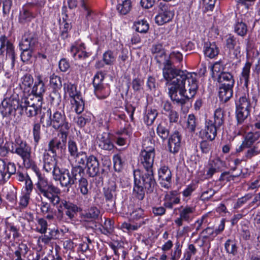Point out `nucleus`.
I'll use <instances>...</instances> for the list:
<instances>
[{"mask_svg":"<svg viewBox=\"0 0 260 260\" xmlns=\"http://www.w3.org/2000/svg\"><path fill=\"white\" fill-rule=\"evenodd\" d=\"M197 74L177 69L172 66L165 69L163 77L169 86V95L172 102L183 106L194 97L198 89Z\"/></svg>","mask_w":260,"mask_h":260,"instance_id":"obj_1","label":"nucleus"},{"mask_svg":"<svg viewBox=\"0 0 260 260\" xmlns=\"http://www.w3.org/2000/svg\"><path fill=\"white\" fill-rule=\"evenodd\" d=\"M134 194L139 200H142L145 197V191L150 193L153 191L156 185L153 171H146L140 174H134Z\"/></svg>","mask_w":260,"mask_h":260,"instance_id":"obj_2","label":"nucleus"},{"mask_svg":"<svg viewBox=\"0 0 260 260\" xmlns=\"http://www.w3.org/2000/svg\"><path fill=\"white\" fill-rule=\"evenodd\" d=\"M40 178V181L36 184L38 194L47 198L53 206L59 205L57 211H63V206L61 205L63 200L58 196L60 193V189L49 182L47 178L41 177Z\"/></svg>","mask_w":260,"mask_h":260,"instance_id":"obj_3","label":"nucleus"},{"mask_svg":"<svg viewBox=\"0 0 260 260\" xmlns=\"http://www.w3.org/2000/svg\"><path fill=\"white\" fill-rule=\"evenodd\" d=\"M10 151L12 153L17 154L22 158L25 168H32L38 177V181H40V177L45 178L42 175L39 168L35 165L34 161L32 159L31 156V148L25 141L20 138L16 139L15 140V147L12 146Z\"/></svg>","mask_w":260,"mask_h":260,"instance_id":"obj_4","label":"nucleus"},{"mask_svg":"<svg viewBox=\"0 0 260 260\" xmlns=\"http://www.w3.org/2000/svg\"><path fill=\"white\" fill-rule=\"evenodd\" d=\"M224 120V111L220 108H217L214 111V119H209L206 121L205 127V138L210 141L214 140L217 135V131L223 124Z\"/></svg>","mask_w":260,"mask_h":260,"instance_id":"obj_5","label":"nucleus"},{"mask_svg":"<svg viewBox=\"0 0 260 260\" xmlns=\"http://www.w3.org/2000/svg\"><path fill=\"white\" fill-rule=\"evenodd\" d=\"M237 124H242L250 114L251 104L248 94H244L235 100Z\"/></svg>","mask_w":260,"mask_h":260,"instance_id":"obj_6","label":"nucleus"},{"mask_svg":"<svg viewBox=\"0 0 260 260\" xmlns=\"http://www.w3.org/2000/svg\"><path fill=\"white\" fill-rule=\"evenodd\" d=\"M47 114L49 119L46 122V126H52L55 130H59L58 133L67 132L69 134L70 126L63 113L55 111L52 115L50 109H48Z\"/></svg>","mask_w":260,"mask_h":260,"instance_id":"obj_7","label":"nucleus"},{"mask_svg":"<svg viewBox=\"0 0 260 260\" xmlns=\"http://www.w3.org/2000/svg\"><path fill=\"white\" fill-rule=\"evenodd\" d=\"M58 137H54L48 143V151L51 152L54 156L57 153H61L66 149L67 137L69 134L67 132L58 133Z\"/></svg>","mask_w":260,"mask_h":260,"instance_id":"obj_8","label":"nucleus"},{"mask_svg":"<svg viewBox=\"0 0 260 260\" xmlns=\"http://www.w3.org/2000/svg\"><path fill=\"white\" fill-rule=\"evenodd\" d=\"M118 190L114 181H109L108 185L103 188V195L108 209L113 211L116 209V200Z\"/></svg>","mask_w":260,"mask_h":260,"instance_id":"obj_9","label":"nucleus"},{"mask_svg":"<svg viewBox=\"0 0 260 260\" xmlns=\"http://www.w3.org/2000/svg\"><path fill=\"white\" fill-rule=\"evenodd\" d=\"M171 6L166 3H160L158 5V14L155 17L156 24L161 25L170 22L173 18L174 13L171 10Z\"/></svg>","mask_w":260,"mask_h":260,"instance_id":"obj_10","label":"nucleus"},{"mask_svg":"<svg viewBox=\"0 0 260 260\" xmlns=\"http://www.w3.org/2000/svg\"><path fill=\"white\" fill-rule=\"evenodd\" d=\"M1 105V113L3 117L15 116L16 110L20 108L19 100L14 97L4 99Z\"/></svg>","mask_w":260,"mask_h":260,"instance_id":"obj_11","label":"nucleus"},{"mask_svg":"<svg viewBox=\"0 0 260 260\" xmlns=\"http://www.w3.org/2000/svg\"><path fill=\"white\" fill-rule=\"evenodd\" d=\"M5 51H6V60H10V67L12 69L15 62L14 47L5 36H2L0 37V55H2Z\"/></svg>","mask_w":260,"mask_h":260,"instance_id":"obj_12","label":"nucleus"},{"mask_svg":"<svg viewBox=\"0 0 260 260\" xmlns=\"http://www.w3.org/2000/svg\"><path fill=\"white\" fill-rule=\"evenodd\" d=\"M87 174L90 177L100 176L104 172V169L101 168L98 158L93 155L88 157L85 167Z\"/></svg>","mask_w":260,"mask_h":260,"instance_id":"obj_13","label":"nucleus"},{"mask_svg":"<svg viewBox=\"0 0 260 260\" xmlns=\"http://www.w3.org/2000/svg\"><path fill=\"white\" fill-rule=\"evenodd\" d=\"M16 165L14 162H6L4 159H0V183L8 181L12 175L15 174Z\"/></svg>","mask_w":260,"mask_h":260,"instance_id":"obj_14","label":"nucleus"},{"mask_svg":"<svg viewBox=\"0 0 260 260\" xmlns=\"http://www.w3.org/2000/svg\"><path fill=\"white\" fill-rule=\"evenodd\" d=\"M53 177L55 181H59L63 187H70L75 184L70 171L67 169H57Z\"/></svg>","mask_w":260,"mask_h":260,"instance_id":"obj_15","label":"nucleus"},{"mask_svg":"<svg viewBox=\"0 0 260 260\" xmlns=\"http://www.w3.org/2000/svg\"><path fill=\"white\" fill-rule=\"evenodd\" d=\"M38 43L37 35L34 32L27 31L23 36L19 46L21 50H34Z\"/></svg>","mask_w":260,"mask_h":260,"instance_id":"obj_16","label":"nucleus"},{"mask_svg":"<svg viewBox=\"0 0 260 260\" xmlns=\"http://www.w3.org/2000/svg\"><path fill=\"white\" fill-rule=\"evenodd\" d=\"M147 151H141L139 161L146 171H153L155 152H151L150 149Z\"/></svg>","mask_w":260,"mask_h":260,"instance_id":"obj_17","label":"nucleus"},{"mask_svg":"<svg viewBox=\"0 0 260 260\" xmlns=\"http://www.w3.org/2000/svg\"><path fill=\"white\" fill-rule=\"evenodd\" d=\"M182 136L178 131L174 132L168 139V148L170 153L176 154L181 148Z\"/></svg>","mask_w":260,"mask_h":260,"instance_id":"obj_18","label":"nucleus"},{"mask_svg":"<svg viewBox=\"0 0 260 260\" xmlns=\"http://www.w3.org/2000/svg\"><path fill=\"white\" fill-rule=\"evenodd\" d=\"M38 107L32 101H29L28 98L22 99L20 104V114L22 115L24 110L28 117H32L37 114Z\"/></svg>","mask_w":260,"mask_h":260,"instance_id":"obj_19","label":"nucleus"},{"mask_svg":"<svg viewBox=\"0 0 260 260\" xmlns=\"http://www.w3.org/2000/svg\"><path fill=\"white\" fill-rule=\"evenodd\" d=\"M97 144L100 148L106 151H111L114 145L112 142L111 134L109 133H103L97 136Z\"/></svg>","mask_w":260,"mask_h":260,"instance_id":"obj_20","label":"nucleus"},{"mask_svg":"<svg viewBox=\"0 0 260 260\" xmlns=\"http://www.w3.org/2000/svg\"><path fill=\"white\" fill-rule=\"evenodd\" d=\"M85 49V45L83 43H81L79 45H72L70 49V51L72 53L73 57L75 59L83 60L91 55V53L87 52Z\"/></svg>","mask_w":260,"mask_h":260,"instance_id":"obj_21","label":"nucleus"},{"mask_svg":"<svg viewBox=\"0 0 260 260\" xmlns=\"http://www.w3.org/2000/svg\"><path fill=\"white\" fill-rule=\"evenodd\" d=\"M55 156H51L48 152H45L43 156V162L44 170L47 172H51L53 176L55 174V171L59 168L57 166V162Z\"/></svg>","mask_w":260,"mask_h":260,"instance_id":"obj_22","label":"nucleus"},{"mask_svg":"<svg viewBox=\"0 0 260 260\" xmlns=\"http://www.w3.org/2000/svg\"><path fill=\"white\" fill-rule=\"evenodd\" d=\"M159 180L162 187L169 188L171 182L172 174L168 167H162L158 171Z\"/></svg>","mask_w":260,"mask_h":260,"instance_id":"obj_23","label":"nucleus"},{"mask_svg":"<svg viewBox=\"0 0 260 260\" xmlns=\"http://www.w3.org/2000/svg\"><path fill=\"white\" fill-rule=\"evenodd\" d=\"M37 79V81L35 82L32 88L31 93L39 98L38 101L40 102L42 100L43 95L46 91V88L42 75H38Z\"/></svg>","mask_w":260,"mask_h":260,"instance_id":"obj_24","label":"nucleus"},{"mask_svg":"<svg viewBox=\"0 0 260 260\" xmlns=\"http://www.w3.org/2000/svg\"><path fill=\"white\" fill-rule=\"evenodd\" d=\"M260 139V132H248L244 137L241 145L239 147V151L243 150V147H249L253 146V144Z\"/></svg>","mask_w":260,"mask_h":260,"instance_id":"obj_25","label":"nucleus"},{"mask_svg":"<svg viewBox=\"0 0 260 260\" xmlns=\"http://www.w3.org/2000/svg\"><path fill=\"white\" fill-rule=\"evenodd\" d=\"M217 81L220 85L234 87L235 80L233 75L230 72H221L218 75Z\"/></svg>","mask_w":260,"mask_h":260,"instance_id":"obj_26","label":"nucleus"},{"mask_svg":"<svg viewBox=\"0 0 260 260\" xmlns=\"http://www.w3.org/2000/svg\"><path fill=\"white\" fill-rule=\"evenodd\" d=\"M66 210L65 212L66 215L70 219H73L75 218L80 208L76 205L71 202H67L66 200H63L62 204Z\"/></svg>","mask_w":260,"mask_h":260,"instance_id":"obj_27","label":"nucleus"},{"mask_svg":"<svg viewBox=\"0 0 260 260\" xmlns=\"http://www.w3.org/2000/svg\"><path fill=\"white\" fill-rule=\"evenodd\" d=\"M233 87L219 85L218 95L220 101L226 103L232 97Z\"/></svg>","mask_w":260,"mask_h":260,"instance_id":"obj_28","label":"nucleus"},{"mask_svg":"<svg viewBox=\"0 0 260 260\" xmlns=\"http://www.w3.org/2000/svg\"><path fill=\"white\" fill-rule=\"evenodd\" d=\"M155 58L159 66L164 65L162 72L165 69H169L172 66V63L165 52V50L155 55Z\"/></svg>","mask_w":260,"mask_h":260,"instance_id":"obj_29","label":"nucleus"},{"mask_svg":"<svg viewBox=\"0 0 260 260\" xmlns=\"http://www.w3.org/2000/svg\"><path fill=\"white\" fill-rule=\"evenodd\" d=\"M204 52L206 56L213 58L219 52V49L215 43H206L204 45Z\"/></svg>","mask_w":260,"mask_h":260,"instance_id":"obj_30","label":"nucleus"},{"mask_svg":"<svg viewBox=\"0 0 260 260\" xmlns=\"http://www.w3.org/2000/svg\"><path fill=\"white\" fill-rule=\"evenodd\" d=\"M63 88L65 93H68L70 97L73 99H79L81 95L80 92L77 90L76 85L70 82L64 83Z\"/></svg>","mask_w":260,"mask_h":260,"instance_id":"obj_31","label":"nucleus"},{"mask_svg":"<svg viewBox=\"0 0 260 260\" xmlns=\"http://www.w3.org/2000/svg\"><path fill=\"white\" fill-rule=\"evenodd\" d=\"M224 248L226 252L233 256H235L238 253L237 241L234 238L228 239L226 241Z\"/></svg>","mask_w":260,"mask_h":260,"instance_id":"obj_32","label":"nucleus"},{"mask_svg":"<svg viewBox=\"0 0 260 260\" xmlns=\"http://www.w3.org/2000/svg\"><path fill=\"white\" fill-rule=\"evenodd\" d=\"M62 13L63 15H64L66 18L63 17V20L64 22V23L63 27L61 29L60 37L62 39H66L69 37V31L72 28L71 23H69L66 21V19L68 17V14L67 13L66 6L62 7Z\"/></svg>","mask_w":260,"mask_h":260,"instance_id":"obj_33","label":"nucleus"},{"mask_svg":"<svg viewBox=\"0 0 260 260\" xmlns=\"http://www.w3.org/2000/svg\"><path fill=\"white\" fill-rule=\"evenodd\" d=\"M148 219H146L145 220H141L138 222H136L134 224H131L130 223L124 222L121 224V228L124 231H125V230H126L128 232L136 231L139 228H140L142 225L146 224V222L148 221Z\"/></svg>","mask_w":260,"mask_h":260,"instance_id":"obj_34","label":"nucleus"},{"mask_svg":"<svg viewBox=\"0 0 260 260\" xmlns=\"http://www.w3.org/2000/svg\"><path fill=\"white\" fill-rule=\"evenodd\" d=\"M245 148L247 149L245 151L244 156V160L246 161L247 160H250L253 157L260 154V148H259L257 144L249 147H243V149Z\"/></svg>","mask_w":260,"mask_h":260,"instance_id":"obj_35","label":"nucleus"},{"mask_svg":"<svg viewBox=\"0 0 260 260\" xmlns=\"http://www.w3.org/2000/svg\"><path fill=\"white\" fill-rule=\"evenodd\" d=\"M78 189L80 190V193L83 195H87L91 189V187L88 184V182L86 178H81L78 180Z\"/></svg>","mask_w":260,"mask_h":260,"instance_id":"obj_36","label":"nucleus"},{"mask_svg":"<svg viewBox=\"0 0 260 260\" xmlns=\"http://www.w3.org/2000/svg\"><path fill=\"white\" fill-rule=\"evenodd\" d=\"M71 174L75 183L77 180H79L80 178H84V169L80 165H77L72 167Z\"/></svg>","mask_w":260,"mask_h":260,"instance_id":"obj_37","label":"nucleus"},{"mask_svg":"<svg viewBox=\"0 0 260 260\" xmlns=\"http://www.w3.org/2000/svg\"><path fill=\"white\" fill-rule=\"evenodd\" d=\"M156 131L157 135L162 141L166 140L169 138L170 131L165 124L159 123L157 126Z\"/></svg>","mask_w":260,"mask_h":260,"instance_id":"obj_38","label":"nucleus"},{"mask_svg":"<svg viewBox=\"0 0 260 260\" xmlns=\"http://www.w3.org/2000/svg\"><path fill=\"white\" fill-rule=\"evenodd\" d=\"M132 3L131 0H125L121 4H119L117 6V10L122 15H126L131 10Z\"/></svg>","mask_w":260,"mask_h":260,"instance_id":"obj_39","label":"nucleus"},{"mask_svg":"<svg viewBox=\"0 0 260 260\" xmlns=\"http://www.w3.org/2000/svg\"><path fill=\"white\" fill-rule=\"evenodd\" d=\"M251 66V63L249 62H247L244 67L242 69V72L241 73V77L240 78L241 80H244V85L245 86L247 87L249 82V74H250V70Z\"/></svg>","mask_w":260,"mask_h":260,"instance_id":"obj_40","label":"nucleus"},{"mask_svg":"<svg viewBox=\"0 0 260 260\" xmlns=\"http://www.w3.org/2000/svg\"><path fill=\"white\" fill-rule=\"evenodd\" d=\"M110 93V90L108 87L104 85L94 89V93L99 99H105L108 97Z\"/></svg>","mask_w":260,"mask_h":260,"instance_id":"obj_41","label":"nucleus"},{"mask_svg":"<svg viewBox=\"0 0 260 260\" xmlns=\"http://www.w3.org/2000/svg\"><path fill=\"white\" fill-rule=\"evenodd\" d=\"M247 25L242 21H238L235 25V32L239 36H245L247 32Z\"/></svg>","mask_w":260,"mask_h":260,"instance_id":"obj_42","label":"nucleus"},{"mask_svg":"<svg viewBox=\"0 0 260 260\" xmlns=\"http://www.w3.org/2000/svg\"><path fill=\"white\" fill-rule=\"evenodd\" d=\"M158 112L155 109L148 110L144 117V121L147 125H151L157 116Z\"/></svg>","mask_w":260,"mask_h":260,"instance_id":"obj_43","label":"nucleus"},{"mask_svg":"<svg viewBox=\"0 0 260 260\" xmlns=\"http://www.w3.org/2000/svg\"><path fill=\"white\" fill-rule=\"evenodd\" d=\"M130 218L134 221H140L146 219H144V210L140 208H138L134 210L130 214Z\"/></svg>","mask_w":260,"mask_h":260,"instance_id":"obj_44","label":"nucleus"},{"mask_svg":"<svg viewBox=\"0 0 260 260\" xmlns=\"http://www.w3.org/2000/svg\"><path fill=\"white\" fill-rule=\"evenodd\" d=\"M100 214V210L96 207H91L88 211L84 215L85 218L87 219H91L96 220L99 218Z\"/></svg>","mask_w":260,"mask_h":260,"instance_id":"obj_45","label":"nucleus"},{"mask_svg":"<svg viewBox=\"0 0 260 260\" xmlns=\"http://www.w3.org/2000/svg\"><path fill=\"white\" fill-rule=\"evenodd\" d=\"M208 166H211L218 172H220L223 168L225 167V162L221 160L219 157H217L210 160Z\"/></svg>","mask_w":260,"mask_h":260,"instance_id":"obj_46","label":"nucleus"},{"mask_svg":"<svg viewBox=\"0 0 260 260\" xmlns=\"http://www.w3.org/2000/svg\"><path fill=\"white\" fill-rule=\"evenodd\" d=\"M113 161L114 170L116 172H120L124 165V161L122 160L121 155L120 154L114 155L113 157Z\"/></svg>","mask_w":260,"mask_h":260,"instance_id":"obj_47","label":"nucleus"},{"mask_svg":"<svg viewBox=\"0 0 260 260\" xmlns=\"http://www.w3.org/2000/svg\"><path fill=\"white\" fill-rule=\"evenodd\" d=\"M50 84L51 86L54 89H60L62 86L60 78L54 74H52L50 77Z\"/></svg>","mask_w":260,"mask_h":260,"instance_id":"obj_48","label":"nucleus"},{"mask_svg":"<svg viewBox=\"0 0 260 260\" xmlns=\"http://www.w3.org/2000/svg\"><path fill=\"white\" fill-rule=\"evenodd\" d=\"M32 135L35 145H38L41 139V124L35 123L33 124Z\"/></svg>","mask_w":260,"mask_h":260,"instance_id":"obj_49","label":"nucleus"},{"mask_svg":"<svg viewBox=\"0 0 260 260\" xmlns=\"http://www.w3.org/2000/svg\"><path fill=\"white\" fill-rule=\"evenodd\" d=\"M136 30L141 33H146L149 29V25L145 20L136 22L135 23Z\"/></svg>","mask_w":260,"mask_h":260,"instance_id":"obj_50","label":"nucleus"},{"mask_svg":"<svg viewBox=\"0 0 260 260\" xmlns=\"http://www.w3.org/2000/svg\"><path fill=\"white\" fill-rule=\"evenodd\" d=\"M22 85L24 86V89L30 88L34 83V78L32 76L29 74L24 75L21 78Z\"/></svg>","mask_w":260,"mask_h":260,"instance_id":"obj_51","label":"nucleus"},{"mask_svg":"<svg viewBox=\"0 0 260 260\" xmlns=\"http://www.w3.org/2000/svg\"><path fill=\"white\" fill-rule=\"evenodd\" d=\"M194 210L193 208L187 206L180 212V216L183 218L184 221L189 222L190 219V215L193 212Z\"/></svg>","mask_w":260,"mask_h":260,"instance_id":"obj_52","label":"nucleus"},{"mask_svg":"<svg viewBox=\"0 0 260 260\" xmlns=\"http://www.w3.org/2000/svg\"><path fill=\"white\" fill-rule=\"evenodd\" d=\"M69 152L72 156H75L77 153L80 152L78 148L77 143L73 139H70L68 142Z\"/></svg>","mask_w":260,"mask_h":260,"instance_id":"obj_53","label":"nucleus"},{"mask_svg":"<svg viewBox=\"0 0 260 260\" xmlns=\"http://www.w3.org/2000/svg\"><path fill=\"white\" fill-rule=\"evenodd\" d=\"M38 226L37 231L41 234H45L48 230L47 221L43 218H39L37 220Z\"/></svg>","mask_w":260,"mask_h":260,"instance_id":"obj_54","label":"nucleus"},{"mask_svg":"<svg viewBox=\"0 0 260 260\" xmlns=\"http://www.w3.org/2000/svg\"><path fill=\"white\" fill-rule=\"evenodd\" d=\"M71 103L73 105H75V110L77 113L80 114L83 111L84 104L81 95L79 99H73Z\"/></svg>","mask_w":260,"mask_h":260,"instance_id":"obj_55","label":"nucleus"},{"mask_svg":"<svg viewBox=\"0 0 260 260\" xmlns=\"http://www.w3.org/2000/svg\"><path fill=\"white\" fill-rule=\"evenodd\" d=\"M103 60L104 63L107 65H112L115 61V57L113 53L108 50L103 54Z\"/></svg>","mask_w":260,"mask_h":260,"instance_id":"obj_56","label":"nucleus"},{"mask_svg":"<svg viewBox=\"0 0 260 260\" xmlns=\"http://www.w3.org/2000/svg\"><path fill=\"white\" fill-rule=\"evenodd\" d=\"M104 78V74L101 72H98L94 75L93 80V85L94 87V89H96V88L100 87L103 85V84H102V82L103 81Z\"/></svg>","mask_w":260,"mask_h":260,"instance_id":"obj_57","label":"nucleus"},{"mask_svg":"<svg viewBox=\"0 0 260 260\" xmlns=\"http://www.w3.org/2000/svg\"><path fill=\"white\" fill-rule=\"evenodd\" d=\"M73 157H75V161L78 165H84L85 162L86 163L87 162L88 159L86 153L82 151L77 153V154Z\"/></svg>","mask_w":260,"mask_h":260,"instance_id":"obj_58","label":"nucleus"},{"mask_svg":"<svg viewBox=\"0 0 260 260\" xmlns=\"http://www.w3.org/2000/svg\"><path fill=\"white\" fill-rule=\"evenodd\" d=\"M177 195V191H171L165 196V199L173 204H177L180 202V199Z\"/></svg>","mask_w":260,"mask_h":260,"instance_id":"obj_59","label":"nucleus"},{"mask_svg":"<svg viewBox=\"0 0 260 260\" xmlns=\"http://www.w3.org/2000/svg\"><path fill=\"white\" fill-rule=\"evenodd\" d=\"M16 189L14 187H11L8 189L6 194V199L10 202L14 203L17 199Z\"/></svg>","mask_w":260,"mask_h":260,"instance_id":"obj_60","label":"nucleus"},{"mask_svg":"<svg viewBox=\"0 0 260 260\" xmlns=\"http://www.w3.org/2000/svg\"><path fill=\"white\" fill-rule=\"evenodd\" d=\"M196 127V117L193 114H189L187 119V128L190 132H194Z\"/></svg>","mask_w":260,"mask_h":260,"instance_id":"obj_61","label":"nucleus"},{"mask_svg":"<svg viewBox=\"0 0 260 260\" xmlns=\"http://www.w3.org/2000/svg\"><path fill=\"white\" fill-rule=\"evenodd\" d=\"M51 205L52 204L50 203V202L48 203L41 200L40 204V209L41 212L44 214L47 213H53V209L51 208Z\"/></svg>","mask_w":260,"mask_h":260,"instance_id":"obj_62","label":"nucleus"},{"mask_svg":"<svg viewBox=\"0 0 260 260\" xmlns=\"http://www.w3.org/2000/svg\"><path fill=\"white\" fill-rule=\"evenodd\" d=\"M252 198V194L248 193L245 196L238 199L237 203L235 205V208H239L243 204H245L248 201Z\"/></svg>","mask_w":260,"mask_h":260,"instance_id":"obj_63","label":"nucleus"},{"mask_svg":"<svg viewBox=\"0 0 260 260\" xmlns=\"http://www.w3.org/2000/svg\"><path fill=\"white\" fill-rule=\"evenodd\" d=\"M32 17V15L28 11L23 9L20 13L19 20L21 22L29 21Z\"/></svg>","mask_w":260,"mask_h":260,"instance_id":"obj_64","label":"nucleus"}]
</instances>
